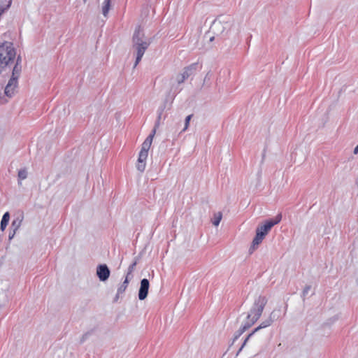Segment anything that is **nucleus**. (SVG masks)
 Instances as JSON below:
<instances>
[{
    "label": "nucleus",
    "mask_w": 358,
    "mask_h": 358,
    "mask_svg": "<svg viewBox=\"0 0 358 358\" xmlns=\"http://www.w3.org/2000/svg\"><path fill=\"white\" fill-rule=\"evenodd\" d=\"M267 299L264 296H259L255 299L250 311L247 313L245 320L243 322L237 333L242 335L247 329L251 327L261 317L263 310L267 303Z\"/></svg>",
    "instance_id": "obj_1"
},
{
    "label": "nucleus",
    "mask_w": 358,
    "mask_h": 358,
    "mask_svg": "<svg viewBox=\"0 0 358 358\" xmlns=\"http://www.w3.org/2000/svg\"><path fill=\"white\" fill-rule=\"evenodd\" d=\"M150 45V40L145 37L143 30L141 27L135 29L132 36V48L136 52V61L134 68H136L141 62L145 50Z\"/></svg>",
    "instance_id": "obj_2"
},
{
    "label": "nucleus",
    "mask_w": 358,
    "mask_h": 358,
    "mask_svg": "<svg viewBox=\"0 0 358 358\" xmlns=\"http://www.w3.org/2000/svg\"><path fill=\"white\" fill-rule=\"evenodd\" d=\"M162 111L163 109H162L161 111L159 113L154 129L152 130L151 133L148 135V136L145 138V140L142 144L141 150L139 152L136 164V169L141 173H143L145 169L146 159L148 155V150L152 145L153 138L156 134V129L159 127Z\"/></svg>",
    "instance_id": "obj_3"
},
{
    "label": "nucleus",
    "mask_w": 358,
    "mask_h": 358,
    "mask_svg": "<svg viewBox=\"0 0 358 358\" xmlns=\"http://www.w3.org/2000/svg\"><path fill=\"white\" fill-rule=\"evenodd\" d=\"M231 26L232 21L229 16L220 15L214 20L210 29L217 35H224L227 34Z\"/></svg>",
    "instance_id": "obj_4"
},
{
    "label": "nucleus",
    "mask_w": 358,
    "mask_h": 358,
    "mask_svg": "<svg viewBox=\"0 0 358 358\" xmlns=\"http://www.w3.org/2000/svg\"><path fill=\"white\" fill-rule=\"evenodd\" d=\"M15 51L11 43L5 42L0 45V70L13 61Z\"/></svg>",
    "instance_id": "obj_5"
},
{
    "label": "nucleus",
    "mask_w": 358,
    "mask_h": 358,
    "mask_svg": "<svg viewBox=\"0 0 358 358\" xmlns=\"http://www.w3.org/2000/svg\"><path fill=\"white\" fill-rule=\"evenodd\" d=\"M198 64L193 63L189 66L185 67L183 72L177 76V82L178 84H181L185 82L189 76L193 75L197 69Z\"/></svg>",
    "instance_id": "obj_6"
},
{
    "label": "nucleus",
    "mask_w": 358,
    "mask_h": 358,
    "mask_svg": "<svg viewBox=\"0 0 358 358\" xmlns=\"http://www.w3.org/2000/svg\"><path fill=\"white\" fill-rule=\"evenodd\" d=\"M273 322V319L271 317V316L269 315V317L264 320V321H262L261 322V324L257 327H256L247 337L245 339L242 346L241 347L239 351H241L243 348L244 347V345H245V343L248 342V341L250 339V338L257 331H258L259 330L262 329H264V328H266L267 327H269L271 325V324Z\"/></svg>",
    "instance_id": "obj_7"
},
{
    "label": "nucleus",
    "mask_w": 358,
    "mask_h": 358,
    "mask_svg": "<svg viewBox=\"0 0 358 358\" xmlns=\"http://www.w3.org/2000/svg\"><path fill=\"white\" fill-rule=\"evenodd\" d=\"M282 220L281 213L278 214L274 218L269 219L265 221L264 224L262 226H259L260 230H264L265 232H268L271 229V228L278 224Z\"/></svg>",
    "instance_id": "obj_8"
},
{
    "label": "nucleus",
    "mask_w": 358,
    "mask_h": 358,
    "mask_svg": "<svg viewBox=\"0 0 358 358\" xmlns=\"http://www.w3.org/2000/svg\"><path fill=\"white\" fill-rule=\"evenodd\" d=\"M110 274V269L106 264H99L96 267V275L101 281L104 282L107 280Z\"/></svg>",
    "instance_id": "obj_9"
},
{
    "label": "nucleus",
    "mask_w": 358,
    "mask_h": 358,
    "mask_svg": "<svg viewBox=\"0 0 358 358\" xmlns=\"http://www.w3.org/2000/svg\"><path fill=\"white\" fill-rule=\"evenodd\" d=\"M149 287H150L149 280L146 278L142 279L141 281V285H140V288H139L138 294L139 300L143 301L147 297L148 294Z\"/></svg>",
    "instance_id": "obj_10"
},
{
    "label": "nucleus",
    "mask_w": 358,
    "mask_h": 358,
    "mask_svg": "<svg viewBox=\"0 0 358 358\" xmlns=\"http://www.w3.org/2000/svg\"><path fill=\"white\" fill-rule=\"evenodd\" d=\"M17 86V80H16V78H10L5 87V94L8 97H12Z\"/></svg>",
    "instance_id": "obj_11"
},
{
    "label": "nucleus",
    "mask_w": 358,
    "mask_h": 358,
    "mask_svg": "<svg viewBox=\"0 0 358 358\" xmlns=\"http://www.w3.org/2000/svg\"><path fill=\"white\" fill-rule=\"evenodd\" d=\"M264 238L265 236H264L263 233H260L256 230V236H255L252 245L249 250L250 253H252L258 247Z\"/></svg>",
    "instance_id": "obj_12"
},
{
    "label": "nucleus",
    "mask_w": 358,
    "mask_h": 358,
    "mask_svg": "<svg viewBox=\"0 0 358 358\" xmlns=\"http://www.w3.org/2000/svg\"><path fill=\"white\" fill-rule=\"evenodd\" d=\"M21 62V58L19 56L17 59L16 64L13 69V73L11 78H16V80H18L19 76L21 71V66H20V63Z\"/></svg>",
    "instance_id": "obj_13"
},
{
    "label": "nucleus",
    "mask_w": 358,
    "mask_h": 358,
    "mask_svg": "<svg viewBox=\"0 0 358 358\" xmlns=\"http://www.w3.org/2000/svg\"><path fill=\"white\" fill-rule=\"evenodd\" d=\"M10 219V214L8 212H6L1 219V224H0V229L1 231H4L6 227H7L8 222Z\"/></svg>",
    "instance_id": "obj_14"
},
{
    "label": "nucleus",
    "mask_w": 358,
    "mask_h": 358,
    "mask_svg": "<svg viewBox=\"0 0 358 358\" xmlns=\"http://www.w3.org/2000/svg\"><path fill=\"white\" fill-rule=\"evenodd\" d=\"M22 222V217H17L14 220H13L11 224V228L14 231H17L21 226Z\"/></svg>",
    "instance_id": "obj_15"
},
{
    "label": "nucleus",
    "mask_w": 358,
    "mask_h": 358,
    "mask_svg": "<svg viewBox=\"0 0 358 358\" xmlns=\"http://www.w3.org/2000/svg\"><path fill=\"white\" fill-rule=\"evenodd\" d=\"M129 279L128 276H126V278L124 281L123 282L122 285L118 288L117 289V295H120L124 292L125 289L127 287L128 283H129Z\"/></svg>",
    "instance_id": "obj_16"
},
{
    "label": "nucleus",
    "mask_w": 358,
    "mask_h": 358,
    "mask_svg": "<svg viewBox=\"0 0 358 358\" xmlns=\"http://www.w3.org/2000/svg\"><path fill=\"white\" fill-rule=\"evenodd\" d=\"M280 313H281L280 308H275L271 313L270 316L273 319V320L275 321L280 317Z\"/></svg>",
    "instance_id": "obj_17"
},
{
    "label": "nucleus",
    "mask_w": 358,
    "mask_h": 358,
    "mask_svg": "<svg viewBox=\"0 0 358 358\" xmlns=\"http://www.w3.org/2000/svg\"><path fill=\"white\" fill-rule=\"evenodd\" d=\"M222 214L221 212H217V213H215L213 220V225H215L216 227L218 226L222 220Z\"/></svg>",
    "instance_id": "obj_18"
},
{
    "label": "nucleus",
    "mask_w": 358,
    "mask_h": 358,
    "mask_svg": "<svg viewBox=\"0 0 358 358\" xmlns=\"http://www.w3.org/2000/svg\"><path fill=\"white\" fill-rule=\"evenodd\" d=\"M28 173L27 169H22L19 170L17 177L19 180H24L27 178Z\"/></svg>",
    "instance_id": "obj_19"
},
{
    "label": "nucleus",
    "mask_w": 358,
    "mask_h": 358,
    "mask_svg": "<svg viewBox=\"0 0 358 358\" xmlns=\"http://www.w3.org/2000/svg\"><path fill=\"white\" fill-rule=\"evenodd\" d=\"M137 264V260H135L128 268V272L127 273V276H128V278L132 277V272L134 271L136 266Z\"/></svg>",
    "instance_id": "obj_20"
},
{
    "label": "nucleus",
    "mask_w": 358,
    "mask_h": 358,
    "mask_svg": "<svg viewBox=\"0 0 358 358\" xmlns=\"http://www.w3.org/2000/svg\"><path fill=\"white\" fill-rule=\"evenodd\" d=\"M192 116H193V115H192V114H191V115H187V116L186 117L185 120V127H184V128H183V129H182V131H185V130H187V128L189 127V122H190V120H191V119H192Z\"/></svg>",
    "instance_id": "obj_21"
},
{
    "label": "nucleus",
    "mask_w": 358,
    "mask_h": 358,
    "mask_svg": "<svg viewBox=\"0 0 358 358\" xmlns=\"http://www.w3.org/2000/svg\"><path fill=\"white\" fill-rule=\"evenodd\" d=\"M110 6L103 4L102 6V14L104 17H107L110 10Z\"/></svg>",
    "instance_id": "obj_22"
},
{
    "label": "nucleus",
    "mask_w": 358,
    "mask_h": 358,
    "mask_svg": "<svg viewBox=\"0 0 358 358\" xmlns=\"http://www.w3.org/2000/svg\"><path fill=\"white\" fill-rule=\"evenodd\" d=\"M310 288H311L310 285H306L304 287V289L303 290V293H302V295H303V297H305L308 294V293L310 291Z\"/></svg>",
    "instance_id": "obj_23"
},
{
    "label": "nucleus",
    "mask_w": 358,
    "mask_h": 358,
    "mask_svg": "<svg viewBox=\"0 0 358 358\" xmlns=\"http://www.w3.org/2000/svg\"><path fill=\"white\" fill-rule=\"evenodd\" d=\"M256 230L260 233H263L264 236H266V235L268 234V232H265L264 230H260V228L259 227H257Z\"/></svg>",
    "instance_id": "obj_24"
},
{
    "label": "nucleus",
    "mask_w": 358,
    "mask_h": 358,
    "mask_svg": "<svg viewBox=\"0 0 358 358\" xmlns=\"http://www.w3.org/2000/svg\"><path fill=\"white\" fill-rule=\"evenodd\" d=\"M15 232H16V231L13 230V233L9 234L8 238L10 240H11L14 237Z\"/></svg>",
    "instance_id": "obj_25"
},
{
    "label": "nucleus",
    "mask_w": 358,
    "mask_h": 358,
    "mask_svg": "<svg viewBox=\"0 0 358 358\" xmlns=\"http://www.w3.org/2000/svg\"><path fill=\"white\" fill-rule=\"evenodd\" d=\"M110 1H111V0H105L103 1V4L110 6Z\"/></svg>",
    "instance_id": "obj_26"
},
{
    "label": "nucleus",
    "mask_w": 358,
    "mask_h": 358,
    "mask_svg": "<svg viewBox=\"0 0 358 358\" xmlns=\"http://www.w3.org/2000/svg\"><path fill=\"white\" fill-rule=\"evenodd\" d=\"M353 153L357 155L358 153V145L355 148Z\"/></svg>",
    "instance_id": "obj_27"
},
{
    "label": "nucleus",
    "mask_w": 358,
    "mask_h": 358,
    "mask_svg": "<svg viewBox=\"0 0 358 358\" xmlns=\"http://www.w3.org/2000/svg\"><path fill=\"white\" fill-rule=\"evenodd\" d=\"M240 336L241 334H239V333H237L236 331L235 334L234 339H237Z\"/></svg>",
    "instance_id": "obj_28"
},
{
    "label": "nucleus",
    "mask_w": 358,
    "mask_h": 358,
    "mask_svg": "<svg viewBox=\"0 0 358 358\" xmlns=\"http://www.w3.org/2000/svg\"><path fill=\"white\" fill-rule=\"evenodd\" d=\"M87 334H85L83 336V338H82V340H81V342H83L85 341V339L87 338Z\"/></svg>",
    "instance_id": "obj_29"
},
{
    "label": "nucleus",
    "mask_w": 358,
    "mask_h": 358,
    "mask_svg": "<svg viewBox=\"0 0 358 358\" xmlns=\"http://www.w3.org/2000/svg\"><path fill=\"white\" fill-rule=\"evenodd\" d=\"M119 298V295H117V294H116L115 296V301H117Z\"/></svg>",
    "instance_id": "obj_30"
},
{
    "label": "nucleus",
    "mask_w": 358,
    "mask_h": 358,
    "mask_svg": "<svg viewBox=\"0 0 358 358\" xmlns=\"http://www.w3.org/2000/svg\"><path fill=\"white\" fill-rule=\"evenodd\" d=\"M264 156H265V154L264 153V154H263V156H262V162L264 161Z\"/></svg>",
    "instance_id": "obj_31"
},
{
    "label": "nucleus",
    "mask_w": 358,
    "mask_h": 358,
    "mask_svg": "<svg viewBox=\"0 0 358 358\" xmlns=\"http://www.w3.org/2000/svg\"><path fill=\"white\" fill-rule=\"evenodd\" d=\"M285 311L287 310V305L285 306Z\"/></svg>",
    "instance_id": "obj_32"
},
{
    "label": "nucleus",
    "mask_w": 358,
    "mask_h": 358,
    "mask_svg": "<svg viewBox=\"0 0 358 358\" xmlns=\"http://www.w3.org/2000/svg\"><path fill=\"white\" fill-rule=\"evenodd\" d=\"M18 184H19V185H21V184H22V182H21L20 181H18Z\"/></svg>",
    "instance_id": "obj_33"
},
{
    "label": "nucleus",
    "mask_w": 358,
    "mask_h": 358,
    "mask_svg": "<svg viewBox=\"0 0 358 358\" xmlns=\"http://www.w3.org/2000/svg\"><path fill=\"white\" fill-rule=\"evenodd\" d=\"M83 1H84V2H86L87 0H83Z\"/></svg>",
    "instance_id": "obj_34"
}]
</instances>
